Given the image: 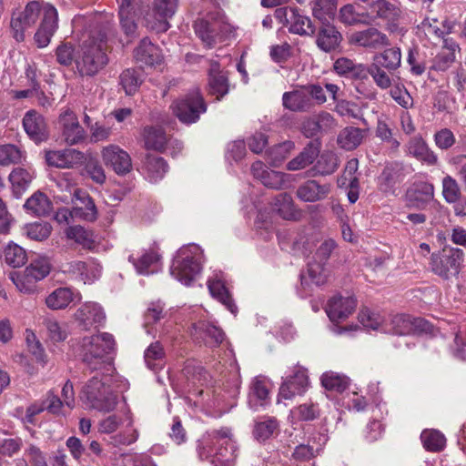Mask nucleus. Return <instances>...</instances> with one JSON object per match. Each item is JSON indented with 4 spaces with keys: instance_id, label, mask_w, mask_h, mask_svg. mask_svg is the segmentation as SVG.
Returning <instances> with one entry per match:
<instances>
[{
    "instance_id": "nucleus-1",
    "label": "nucleus",
    "mask_w": 466,
    "mask_h": 466,
    "mask_svg": "<svg viewBox=\"0 0 466 466\" xmlns=\"http://www.w3.org/2000/svg\"><path fill=\"white\" fill-rule=\"evenodd\" d=\"M107 32L108 26L100 25L86 33L75 58L76 71L81 76H94L108 64Z\"/></svg>"
},
{
    "instance_id": "nucleus-2",
    "label": "nucleus",
    "mask_w": 466,
    "mask_h": 466,
    "mask_svg": "<svg viewBox=\"0 0 466 466\" xmlns=\"http://www.w3.org/2000/svg\"><path fill=\"white\" fill-rule=\"evenodd\" d=\"M200 460H209L214 466H230L238 457V446L231 430L227 427L211 429L198 441Z\"/></svg>"
},
{
    "instance_id": "nucleus-3",
    "label": "nucleus",
    "mask_w": 466,
    "mask_h": 466,
    "mask_svg": "<svg viewBox=\"0 0 466 466\" xmlns=\"http://www.w3.org/2000/svg\"><path fill=\"white\" fill-rule=\"evenodd\" d=\"M115 345L114 337L107 332L84 337L80 345L82 361L90 370H98L108 362Z\"/></svg>"
},
{
    "instance_id": "nucleus-4",
    "label": "nucleus",
    "mask_w": 466,
    "mask_h": 466,
    "mask_svg": "<svg viewBox=\"0 0 466 466\" xmlns=\"http://www.w3.org/2000/svg\"><path fill=\"white\" fill-rule=\"evenodd\" d=\"M203 262V250L199 246L191 244L177 251L170 267V273L178 281L188 286L201 272Z\"/></svg>"
},
{
    "instance_id": "nucleus-5",
    "label": "nucleus",
    "mask_w": 466,
    "mask_h": 466,
    "mask_svg": "<svg viewBox=\"0 0 466 466\" xmlns=\"http://www.w3.org/2000/svg\"><path fill=\"white\" fill-rule=\"evenodd\" d=\"M108 377L97 374L92 377L83 387L80 399L90 408L103 412L115 410L117 397L108 384Z\"/></svg>"
},
{
    "instance_id": "nucleus-6",
    "label": "nucleus",
    "mask_w": 466,
    "mask_h": 466,
    "mask_svg": "<svg viewBox=\"0 0 466 466\" xmlns=\"http://www.w3.org/2000/svg\"><path fill=\"white\" fill-rule=\"evenodd\" d=\"M169 108L181 123L191 125L198 122L200 116L207 111V104L198 89H194L174 100Z\"/></svg>"
},
{
    "instance_id": "nucleus-7",
    "label": "nucleus",
    "mask_w": 466,
    "mask_h": 466,
    "mask_svg": "<svg viewBox=\"0 0 466 466\" xmlns=\"http://www.w3.org/2000/svg\"><path fill=\"white\" fill-rule=\"evenodd\" d=\"M48 5L43 1H30L23 10L13 12L10 26L12 36L16 42L20 43L25 40V32L35 25L41 13H43V17L45 16V8Z\"/></svg>"
},
{
    "instance_id": "nucleus-8",
    "label": "nucleus",
    "mask_w": 466,
    "mask_h": 466,
    "mask_svg": "<svg viewBox=\"0 0 466 466\" xmlns=\"http://www.w3.org/2000/svg\"><path fill=\"white\" fill-rule=\"evenodd\" d=\"M381 330L385 333L405 336L430 332L431 330V325L422 318H414L410 315L398 314L392 316L388 321H386L381 327Z\"/></svg>"
},
{
    "instance_id": "nucleus-9",
    "label": "nucleus",
    "mask_w": 466,
    "mask_h": 466,
    "mask_svg": "<svg viewBox=\"0 0 466 466\" xmlns=\"http://www.w3.org/2000/svg\"><path fill=\"white\" fill-rule=\"evenodd\" d=\"M350 46L369 51L385 48L390 46L389 36L375 26L356 30L349 35Z\"/></svg>"
},
{
    "instance_id": "nucleus-10",
    "label": "nucleus",
    "mask_w": 466,
    "mask_h": 466,
    "mask_svg": "<svg viewBox=\"0 0 466 466\" xmlns=\"http://www.w3.org/2000/svg\"><path fill=\"white\" fill-rule=\"evenodd\" d=\"M217 15L216 19L210 17L211 21L198 19L194 24L196 35L208 48L214 46L218 37L224 36L231 31L230 25L224 20L219 12Z\"/></svg>"
},
{
    "instance_id": "nucleus-11",
    "label": "nucleus",
    "mask_w": 466,
    "mask_h": 466,
    "mask_svg": "<svg viewBox=\"0 0 466 466\" xmlns=\"http://www.w3.org/2000/svg\"><path fill=\"white\" fill-rule=\"evenodd\" d=\"M371 22L381 19L386 23V29L390 33L402 34L403 28L400 26L401 16L400 9L387 0H376L370 4Z\"/></svg>"
},
{
    "instance_id": "nucleus-12",
    "label": "nucleus",
    "mask_w": 466,
    "mask_h": 466,
    "mask_svg": "<svg viewBox=\"0 0 466 466\" xmlns=\"http://www.w3.org/2000/svg\"><path fill=\"white\" fill-rule=\"evenodd\" d=\"M461 249L444 250L442 253L432 254L431 266L432 271L440 277L447 279L459 272L461 256Z\"/></svg>"
},
{
    "instance_id": "nucleus-13",
    "label": "nucleus",
    "mask_w": 466,
    "mask_h": 466,
    "mask_svg": "<svg viewBox=\"0 0 466 466\" xmlns=\"http://www.w3.org/2000/svg\"><path fill=\"white\" fill-rule=\"evenodd\" d=\"M45 158L48 166L57 168H75L85 161L84 153L75 148L48 150L45 153Z\"/></svg>"
},
{
    "instance_id": "nucleus-14",
    "label": "nucleus",
    "mask_w": 466,
    "mask_h": 466,
    "mask_svg": "<svg viewBox=\"0 0 466 466\" xmlns=\"http://www.w3.org/2000/svg\"><path fill=\"white\" fill-rule=\"evenodd\" d=\"M102 159L106 167H111L117 175H126L132 169L129 154L116 145H109L102 149Z\"/></svg>"
},
{
    "instance_id": "nucleus-15",
    "label": "nucleus",
    "mask_w": 466,
    "mask_h": 466,
    "mask_svg": "<svg viewBox=\"0 0 466 466\" xmlns=\"http://www.w3.org/2000/svg\"><path fill=\"white\" fill-rule=\"evenodd\" d=\"M59 124L61 126L62 137L67 145H77L85 140L86 132L73 111L67 109L61 114Z\"/></svg>"
},
{
    "instance_id": "nucleus-16",
    "label": "nucleus",
    "mask_w": 466,
    "mask_h": 466,
    "mask_svg": "<svg viewBox=\"0 0 466 466\" xmlns=\"http://www.w3.org/2000/svg\"><path fill=\"white\" fill-rule=\"evenodd\" d=\"M57 27V10L52 5H48L45 8V16L42 19L40 26L34 35L35 42L39 48H44L49 45Z\"/></svg>"
},
{
    "instance_id": "nucleus-17",
    "label": "nucleus",
    "mask_w": 466,
    "mask_h": 466,
    "mask_svg": "<svg viewBox=\"0 0 466 466\" xmlns=\"http://www.w3.org/2000/svg\"><path fill=\"white\" fill-rule=\"evenodd\" d=\"M145 147L148 150L163 152L167 145H175L178 150L182 149V143L177 139L167 137L161 127H146L143 130Z\"/></svg>"
},
{
    "instance_id": "nucleus-18",
    "label": "nucleus",
    "mask_w": 466,
    "mask_h": 466,
    "mask_svg": "<svg viewBox=\"0 0 466 466\" xmlns=\"http://www.w3.org/2000/svg\"><path fill=\"white\" fill-rule=\"evenodd\" d=\"M75 319L83 329L89 330L93 327L102 325L106 315L97 303L87 302L76 311Z\"/></svg>"
},
{
    "instance_id": "nucleus-19",
    "label": "nucleus",
    "mask_w": 466,
    "mask_h": 466,
    "mask_svg": "<svg viewBox=\"0 0 466 466\" xmlns=\"http://www.w3.org/2000/svg\"><path fill=\"white\" fill-rule=\"evenodd\" d=\"M433 200L434 187L429 182L417 183L406 193L407 207L410 208L424 209Z\"/></svg>"
},
{
    "instance_id": "nucleus-20",
    "label": "nucleus",
    "mask_w": 466,
    "mask_h": 466,
    "mask_svg": "<svg viewBox=\"0 0 466 466\" xmlns=\"http://www.w3.org/2000/svg\"><path fill=\"white\" fill-rule=\"evenodd\" d=\"M309 386V378L305 369L299 367L294 375L288 378L280 386L279 397L291 400L296 395L303 394Z\"/></svg>"
},
{
    "instance_id": "nucleus-21",
    "label": "nucleus",
    "mask_w": 466,
    "mask_h": 466,
    "mask_svg": "<svg viewBox=\"0 0 466 466\" xmlns=\"http://www.w3.org/2000/svg\"><path fill=\"white\" fill-rule=\"evenodd\" d=\"M330 191V184H320L317 180L309 179L298 187L296 196L303 202L313 203L325 199Z\"/></svg>"
},
{
    "instance_id": "nucleus-22",
    "label": "nucleus",
    "mask_w": 466,
    "mask_h": 466,
    "mask_svg": "<svg viewBox=\"0 0 466 466\" xmlns=\"http://www.w3.org/2000/svg\"><path fill=\"white\" fill-rule=\"evenodd\" d=\"M357 304L352 297L334 296L328 304L326 309L332 322H339L346 319L355 309Z\"/></svg>"
},
{
    "instance_id": "nucleus-23",
    "label": "nucleus",
    "mask_w": 466,
    "mask_h": 466,
    "mask_svg": "<svg viewBox=\"0 0 466 466\" xmlns=\"http://www.w3.org/2000/svg\"><path fill=\"white\" fill-rule=\"evenodd\" d=\"M120 25L127 35H132L137 29V12L140 8V0H116Z\"/></svg>"
},
{
    "instance_id": "nucleus-24",
    "label": "nucleus",
    "mask_w": 466,
    "mask_h": 466,
    "mask_svg": "<svg viewBox=\"0 0 466 466\" xmlns=\"http://www.w3.org/2000/svg\"><path fill=\"white\" fill-rule=\"evenodd\" d=\"M25 133L35 142L47 139L48 133L44 117L35 110H29L23 118Z\"/></svg>"
},
{
    "instance_id": "nucleus-25",
    "label": "nucleus",
    "mask_w": 466,
    "mask_h": 466,
    "mask_svg": "<svg viewBox=\"0 0 466 466\" xmlns=\"http://www.w3.org/2000/svg\"><path fill=\"white\" fill-rule=\"evenodd\" d=\"M74 198L80 202L72 208L73 218L93 222L97 218V210L91 197L81 189H75Z\"/></svg>"
},
{
    "instance_id": "nucleus-26",
    "label": "nucleus",
    "mask_w": 466,
    "mask_h": 466,
    "mask_svg": "<svg viewBox=\"0 0 466 466\" xmlns=\"http://www.w3.org/2000/svg\"><path fill=\"white\" fill-rule=\"evenodd\" d=\"M282 105L286 109L292 112H307L314 106L308 96L305 86L285 92L282 96Z\"/></svg>"
},
{
    "instance_id": "nucleus-27",
    "label": "nucleus",
    "mask_w": 466,
    "mask_h": 466,
    "mask_svg": "<svg viewBox=\"0 0 466 466\" xmlns=\"http://www.w3.org/2000/svg\"><path fill=\"white\" fill-rule=\"evenodd\" d=\"M80 301L81 295L67 287L57 288L46 298V305L52 310L64 309L73 301Z\"/></svg>"
},
{
    "instance_id": "nucleus-28",
    "label": "nucleus",
    "mask_w": 466,
    "mask_h": 466,
    "mask_svg": "<svg viewBox=\"0 0 466 466\" xmlns=\"http://www.w3.org/2000/svg\"><path fill=\"white\" fill-rule=\"evenodd\" d=\"M407 153L425 165L435 166L438 164L437 155L421 137H415L409 141Z\"/></svg>"
},
{
    "instance_id": "nucleus-29",
    "label": "nucleus",
    "mask_w": 466,
    "mask_h": 466,
    "mask_svg": "<svg viewBox=\"0 0 466 466\" xmlns=\"http://www.w3.org/2000/svg\"><path fill=\"white\" fill-rule=\"evenodd\" d=\"M319 152L320 143L319 141L313 140L309 142L296 157L288 162L287 169L297 171L306 168L318 158Z\"/></svg>"
},
{
    "instance_id": "nucleus-30",
    "label": "nucleus",
    "mask_w": 466,
    "mask_h": 466,
    "mask_svg": "<svg viewBox=\"0 0 466 466\" xmlns=\"http://www.w3.org/2000/svg\"><path fill=\"white\" fill-rule=\"evenodd\" d=\"M322 24L316 37V45L324 52H331L339 46L342 36L334 25L329 23Z\"/></svg>"
},
{
    "instance_id": "nucleus-31",
    "label": "nucleus",
    "mask_w": 466,
    "mask_h": 466,
    "mask_svg": "<svg viewBox=\"0 0 466 466\" xmlns=\"http://www.w3.org/2000/svg\"><path fill=\"white\" fill-rule=\"evenodd\" d=\"M193 329L196 331L197 339H202L208 347H218L225 339L222 329L209 322L200 321L194 324Z\"/></svg>"
},
{
    "instance_id": "nucleus-32",
    "label": "nucleus",
    "mask_w": 466,
    "mask_h": 466,
    "mask_svg": "<svg viewBox=\"0 0 466 466\" xmlns=\"http://www.w3.org/2000/svg\"><path fill=\"white\" fill-rule=\"evenodd\" d=\"M137 62L147 66L160 64L162 61L161 51L148 38H143L134 52Z\"/></svg>"
},
{
    "instance_id": "nucleus-33",
    "label": "nucleus",
    "mask_w": 466,
    "mask_h": 466,
    "mask_svg": "<svg viewBox=\"0 0 466 466\" xmlns=\"http://www.w3.org/2000/svg\"><path fill=\"white\" fill-rule=\"evenodd\" d=\"M333 68L337 74L346 77L360 80L368 77L366 65L357 64L347 57L338 58L333 65Z\"/></svg>"
},
{
    "instance_id": "nucleus-34",
    "label": "nucleus",
    "mask_w": 466,
    "mask_h": 466,
    "mask_svg": "<svg viewBox=\"0 0 466 466\" xmlns=\"http://www.w3.org/2000/svg\"><path fill=\"white\" fill-rule=\"evenodd\" d=\"M339 20L346 25H367L371 23V15L368 11H358L354 4H347L339 10Z\"/></svg>"
},
{
    "instance_id": "nucleus-35",
    "label": "nucleus",
    "mask_w": 466,
    "mask_h": 466,
    "mask_svg": "<svg viewBox=\"0 0 466 466\" xmlns=\"http://www.w3.org/2000/svg\"><path fill=\"white\" fill-rule=\"evenodd\" d=\"M34 176L35 172L31 167H16L12 170L8 178L12 185L13 193L16 198H20L27 189Z\"/></svg>"
},
{
    "instance_id": "nucleus-36",
    "label": "nucleus",
    "mask_w": 466,
    "mask_h": 466,
    "mask_svg": "<svg viewBox=\"0 0 466 466\" xmlns=\"http://www.w3.org/2000/svg\"><path fill=\"white\" fill-rule=\"evenodd\" d=\"M372 63L383 66L389 72H395L401 65V50L398 46L385 48L373 56Z\"/></svg>"
},
{
    "instance_id": "nucleus-37",
    "label": "nucleus",
    "mask_w": 466,
    "mask_h": 466,
    "mask_svg": "<svg viewBox=\"0 0 466 466\" xmlns=\"http://www.w3.org/2000/svg\"><path fill=\"white\" fill-rule=\"evenodd\" d=\"M289 31L299 35L311 36L315 34L316 28L311 19L299 13V9L295 7L294 12L291 14L289 24L288 25Z\"/></svg>"
},
{
    "instance_id": "nucleus-38",
    "label": "nucleus",
    "mask_w": 466,
    "mask_h": 466,
    "mask_svg": "<svg viewBox=\"0 0 466 466\" xmlns=\"http://www.w3.org/2000/svg\"><path fill=\"white\" fill-rule=\"evenodd\" d=\"M128 260L132 262L137 273L148 275L157 270L156 266L160 260V256L155 250H148L139 258L130 255Z\"/></svg>"
},
{
    "instance_id": "nucleus-39",
    "label": "nucleus",
    "mask_w": 466,
    "mask_h": 466,
    "mask_svg": "<svg viewBox=\"0 0 466 466\" xmlns=\"http://www.w3.org/2000/svg\"><path fill=\"white\" fill-rule=\"evenodd\" d=\"M24 208L28 214L41 217L49 214L51 202L44 193L35 192L25 201Z\"/></svg>"
},
{
    "instance_id": "nucleus-40",
    "label": "nucleus",
    "mask_w": 466,
    "mask_h": 466,
    "mask_svg": "<svg viewBox=\"0 0 466 466\" xmlns=\"http://www.w3.org/2000/svg\"><path fill=\"white\" fill-rule=\"evenodd\" d=\"M144 168L149 180L157 182L163 178L168 167L163 157L147 154L144 162Z\"/></svg>"
},
{
    "instance_id": "nucleus-41",
    "label": "nucleus",
    "mask_w": 466,
    "mask_h": 466,
    "mask_svg": "<svg viewBox=\"0 0 466 466\" xmlns=\"http://www.w3.org/2000/svg\"><path fill=\"white\" fill-rule=\"evenodd\" d=\"M169 18L171 17L157 11L156 7L153 6L152 9L146 13L143 18V25L150 31L164 33L167 31L170 26L168 23Z\"/></svg>"
},
{
    "instance_id": "nucleus-42",
    "label": "nucleus",
    "mask_w": 466,
    "mask_h": 466,
    "mask_svg": "<svg viewBox=\"0 0 466 466\" xmlns=\"http://www.w3.org/2000/svg\"><path fill=\"white\" fill-rule=\"evenodd\" d=\"M362 139V129L355 127H347L339 132L337 141L341 148L353 150L360 145Z\"/></svg>"
},
{
    "instance_id": "nucleus-43",
    "label": "nucleus",
    "mask_w": 466,
    "mask_h": 466,
    "mask_svg": "<svg viewBox=\"0 0 466 466\" xmlns=\"http://www.w3.org/2000/svg\"><path fill=\"white\" fill-rule=\"evenodd\" d=\"M208 287L212 297L223 303L231 313L237 312V306L222 280L210 279L208 282Z\"/></svg>"
},
{
    "instance_id": "nucleus-44",
    "label": "nucleus",
    "mask_w": 466,
    "mask_h": 466,
    "mask_svg": "<svg viewBox=\"0 0 466 466\" xmlns=\"http://www.w3.org/2000/svg\"><path fill=\"white\" fill-rule=\"evenodd\" d=\"M339 161L337 155L331 151L323 152L313 167L317 175L329 176L333 174L339 167Z\"/></svg>"
},
{
    "instance_id": "nucleus-45",
    "label": "nucleus",
    "mask_w": 466,
    "mask_h": 466,
    "mask_svg": "<svg viewBox=\"0 0 466 466\" xmlns=\"http://www.w3.org/2000/svg\"><path fill=\"white\" fill-rule=\"evenodd\" d=\"M423 447L431 452L441 451L446 446L445 436L437 430H424L420 434Z\"/></svg>"
},
{
    "instance_id": "nucleus-46",
    "label": "nucleus",
    "mask_w": 466,
    "mask_h": 466,
    "mask_svg": "<svg viewBox=\"0 0 466 466\" xmlns=\"http://www.w3.org/2000/svg\"><path fill=\"white\" fill-rule=\"evenodd\" d=\"M310 5L313 16L322 23H329V19L335 15V0H314Z\"/></svg>"
},
{
    "instance_id": "nucleus-47",
    "label": "nucleus",
    "mask_w": 466,
    "mask_h": 466,
    "mask_svg": "<svg viewBox=\"0 0 466 466\" xmlns=\"http://www.w3.org/2000/svg\"><path fill=\"white\" fill-rule=\"evenodd\" d=\"M165 350L159 341L151 343L145 350L144 359L150 370H157L164 365Z\"/></svg>"
},
{
    "instance_id": "nucleus-48",
    "label": "nucleus",
    "mask_w": 466,
    "mask_h": 466,
    "mask_svg": "<svg viewBox=\"0 0 466 466\" xmlns=\"http://www.w3.org/2000/svg\"><path fill=\"white\" fill-rule=\"evenodd\" d=\"M25 159V153L12 144L0 146V165L20 164Z\"/></svg>"
},
{
    "instance_id": "nucleus-49",
    "label": "nucleus",
    "mask_w": 466,
    "mask_h": 466,
    "mask_svg": "<svg viewBox=\"0 0 466 466\" xmlns=\"http://www.w3.org/2000/svg\"><path fill=\"white\" fill-rule=\"evenodd\" d=\"M119 80L127 96L134 95L143 82L140 73L131 68L124 70L119 76Z\"/></svg>"
},
{
    "instance_id": "nucleus-50",
    "label": "nucleus",
    "mask_w": 466,
    "mask_h": 466,
    "mask_svg": "<svg viewBox=\"0 0 466 466\" xmlns=\"http://www.w3.org/2000/svg\"><path fill=\"white\" fill-rule=\"evenodd\" d=\"M10 279L20 292L32 294L36 291L37 281L25 269L22 273H10Z\"/></svg>"
},
{
    "instance_id": "nucleus-51",
    "label": "nucleus",
    "mask_w": 466,
    "mask_h": 466,
    "mask_svg": "<svg viewBox=\"0 0 466 466\" xmlns=\"http://www.w3.org/2000/svg\"><path fill=\"white\" fill-rule=\"evenodd\" d=\"M366 69L368 70V75L372 77L377 86L381 89H388L391 86V75L394 72H389L383 66L374 63H371L368 66H366Z\"/></svg>"
},
{
    "instance_id": "nucleus-52",
    "label": "nucleus",
    "mask_w": 466,
    "mask_h": 466,
    "mask_svg": "<svg viewBox=\"0 0 466 466\" xmlns=\"http://www.w3.org/2000/svg\"><path fill=\"white\" fill-rule=\"evenodd\" d=\"M4 257L6 264L13 268L22 267L27 259L25 250L22 247L13 243L5 247Z\"/></svg>"
},
{
    "instance_id": "nucleus-53",
    "label": "nucleus",
    "mask_w": 466,
    "mask_h": 466,
    "mask_svg": "<svg viewBox=\"0 0 466 466\" xmlns=\"http://www.w3.org/2000/svg\"><path fill=\"white\" fill-rule=\"evenodd\" d=\"M321 384L326 390L342 392L348 388L349 380L346 376L329 371L321 376Z\"/></svg>"
},
{
    "instance_id": "nucleus-54",
    "label": "nucleus",
    "mask_w": 466,
    "mask_h": 466,
    "mask_svg": "<svg viewBox=\"0 0 466 466\" xmlns=\"http://www.w3.org/2000/svg\"><path fill=\"white\" fill-rule=\"evenodd\" d=\"M329 270L327 264L313 259L308 265V277L310 281L318 286L327 282Z\"/></svg>"
},
{
    "instance_id": "nucleus-55",
    "label": "nucleus",
    "mask_w": 466,
    "mask_h": 466,
    "mask_svg": "<svg viewBox=\"0 0 466 466\" xmlns=\"http://www.w3.org/2000/svg\"><path fill=\"white\" fill-rule=\"evenodd\" d=\"M65 233L68 239L83 247H90L94 242L92 232L79 225L68 227Z\"/></svg>"
},
{
    "instance_id": "nucleus-56",
    "label": "nucleus",
    "mask_w": 466,
    "mask_h": 466,
    "mask_svg": "<svg viewBox=\"0 0 466 466\" xmlns=\"http://www.w3.org/2000/svg\"><path fill=\"white\" fill-rule=\"evenodd\" d=\"M278 427L279 423L277 420L273 418L257 421L254 426L253 435L256 440L265 441L273 435Z\"/></svg>"
},
{
    "instance_id": "nucleus-57",
    "label": "nucleus",
    "mask_w": 466,
    "mask_h": 466,
    "mask_svg": "<svg viewBox=\"0 0 466 466\" xmlns=\"http://www.w3.org/2000/svg\"><path fill=\"white\" fill-rule=\"evenodd\" d=\"M276 209L278 213L285 219H293L294 214V204L291 196L288 193L279 194L276 198L275 202Z\"/></svg>"
},
{
    "instance_id": "nucleus-58",
    "label": "nucleus",
    "mask_w": 466,
    "mask_h": 466,
    "mask_svg": "<svg viewBox=\"0 0 466 466\" xmlns=\"http://www.w3.org/2000/svg\"><path fill=\"white\" fill-rule=\"evenodd\" d=\"M442 195L448 203H455L460 199L461 190L457 181L451 176L442 179Z\"/></svg>"
},
{
    "instance_id": "nucleus-59",
    "label": "nucleus",
    "mask_w": 466,
    "mask_h": 466,
    "mask_svg": "<svg viewBox=\"0 0 466 466\" xmlns=\"http://www.w3.org/2000/svg\"><path fill=\"white\" fill-rule=\"evenodd\" d=\"M62 271L74 278H79L84 282L88 280L87 265L84 261L73 260L66 262L62 266Z\"/></svg>"
},
{
    "instance_id": "nucleus-60",
    "label": "nucleus",
    "mask_w": 466,
    "mask_h": 466,
    "mask_svg": "<svg viewBox=\"0 0 466 466\" xmlns=\"http://www.w3.org/2000/svg\"><path fill=\"white\" fill-rule=\"evenodd\" d=\"M52 231V226L47 222L33 223L26 227L27 236L34 240L43 241L46 239Z\"/></svg>"
},
{
    "instance_id": "nucleus-61",
    "label": "nucleus",
    "mask_w": 466,
    "mask_h": 466,
    "mask_svg": "<svg viewBox=\"0 0 466 466\" xmlns=\"http://www.w3.org/2000/svg\"><path fill=\"white\" fill-rule=\"evenodd\" d=\"M359 320L364 328L372 330L381 329V327L385 323L379 314L373 313L368 309L360 310L359 313Z\"/></svg>"
},
{
    "instance_id": "nucleus-62",
    "label": "nucleus",
    "mask_w": 466,
    "mask_h": 466,
    "mask_svg": "<svg viewBox=\"0 0 466 466\" xmlns=\"http://www.w3.org/2000/svg\"><path fill=\"white\" fill-rule=\"evenodd\" d=\"M44 325L48 338L54 342L64 341L67 338L66 329L61 326L56 319H46Z\"/></svg>"
},
{
    "instance_id": "nucleus-63",
    "label": "nucleus",
    "mask_w": 466,
    "mask_h": 466,
    "mask_svg": "<svg viewBox=\"0 0 466 466\" xmlns=\"http://www.w3.org/2000/svg\"><path fill=\"white\" fill-rule=\"evenodd\" d=\"M50 264L45 258L35 259L25 268V270L38 282L44 279L50 272Z\"/></svg>"
},
{
    "instance_id": "nucleus-64",
    "label": "nucleus",
    "mask_w": 466,
    "mask_h": 466,
    "mask_svg": "<svg viewBox=\"0 0 466 466\" xmlns=\"http://www.w3.org/2000/svg\"><path fill=\"white\" fill-rule=\"evenodd\" d=\"M209 92L220 99L228 92V83L226 74L209 77Z\"/></svg>"
}]
</instances>
